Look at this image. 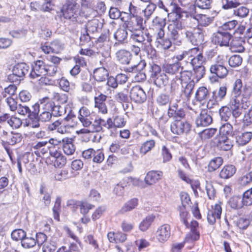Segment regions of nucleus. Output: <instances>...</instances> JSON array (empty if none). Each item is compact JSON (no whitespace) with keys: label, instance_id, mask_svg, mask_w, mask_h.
Wrapping results in <instances>:
<instances>
[{"label":"nucleus","instance_id":"obj_1","mask_svg":"<svg viewBox=\"0 0 252 252\" xmlns=\"http://www.w3.org/2000/svg\"><path fill=\"white\" fill-rule=\"evenodd\" d=\"M61 12L65 19L76 22L80 14V5L77 0H66Z\"/></svg>","mask_w":252,"mask_h":252},{"label":"nucleus","instance_id":"obj_2","mask_svg":"<svg viewBox=\"0 0 252 252\" xmlns=\"http://www.w3.org/2000/svg\"><path fill=\"white\" fill-rule=\"evenodd\" d=\"M225 64V60L222 56H217L215 62L210 67V71L213 74V76L220 79L225 78L228 74V70Z\"/></svg>","mask_w":252,"mask_h":252},{"label":"nucleus","instance_id":"obj_3","mask_svg":"<svg viewBox=\"0 0 252 252\" xmlns=\"http://www.w3.org/2000/svg\"><path fill=\"white\" fill-rule=\"evenodd\" d=\"M168 29L172 42L177 46L181 45L185 35V32L183 31V25L180 23H177L176 25L170 24Z\"/></svg>","mask_w":252,"mask_h":252},{"label":"nucleus","instance_id":"obj_4","mask_svg":"<svg viewBox=\"0 0 252 252\" xmlns=\"http://www.w3.org/2000/svg\"><path fill=\"white\" fill-rule=\"evenodd\" d=\"M30 67L25 63H19L12 69V73L8 76L7 79L11 82H17L21 80L27 74Z\"/></svg>","mask_w":252,"mask_h":252},{"label":"nucleus","instance_id":"obj_5","mask_svg":"<svg viewBox=\"0 0 252 252\" xmlns=\"http://www.w3.org/2000/svg\"><path fill=\"white\" fill-rule=\"evenodd\" d=\"M121 20L124 22L126 28L130 33L143 30L144 29L143 18L141 17L127 19L125 17H122Z\"/></svg>","mask_w":252,"mask_h":252},{"label":"nucleus","instance_id":"obj_6","mask_svg":"<svg viewBox=\"0 0 252 252\" xmlns=\"http://www.w3.org/2000/svg\"><path fill=\"white\" fill-rule=\"evenodd\" d=\"M53 106V102L48 97H44L40 99L37 103L32 106L34 118L38 116L39 113L50 112L52 113Z\"/></svg>","mask_w":252,"mask_h":252},{"label":"nucleus","instance_id":"obj_7","mask_svg":"<svg viewBox=\"0 0 252 252\" xmlns=\"http://www.w3.org/2000/svg\"><path fill=\"white\" fill-rule=\"evenodd\" d=\"M185 34L187 38L193 45L198 46L204 41V33L200 28L189 29L185 31Z\"/></svg>","mask_w":252,"mask_h":252},{"label":"nucleus","instance_id":"obj_8","mask_svg":"<svg viewBox=\"0 0 252 252\" xmlns=\"http://www.w3.org/2000/svg\"><path fill=\"white\" fill-rule=\"evenodd\" d=\"M130 38L133 42L141 45L142 49H145L147 44L150 45L152 41V37L150 33L144 32L143 30L130 33Z\"/></svg>","mask_w":252,"mask_h":252},{"label":"nucleus","instance_id":"obj_9","mask_svg":"<svg viewBox=\"0 0 252 252\" xmlns=\"http://www.w3.org/2000/svg\"><path fill=\"white\" fill-rule=\"evenodd\" d=\"M190 128V124L184 119H175L170 124L171 132L178 135L189 132Z\"/></svg>","mask_w":252,"mask_h":252},{"label":"nucleus","instance_id":"obj_10","mask_svg":"<svg viewBox=\"0 0 252 252\" xmlns=\"http://www.w3.org/2000/svg\"><path fill=\"white\" fill-rule=\"evenodd\" d=\"M181 200L182 201V205L179 207L181 220L187 227H189V224L187 220L189 214L186 207V205L190 201V198L187 193H183L181 194Z\"/></svg>","mask_w":252,"mask_h":252},{"label":"nucleus","instance_id":"obj_11","mask_svg":"<svg viewBox=\"0 0 252 252\" xmlns=\"http://www.w3.org/2000/svg\"><path fill=\"white\" fill-rule=\"evenodd\" d=\"M221 204L222 203L219 201L214 205H212L211 208L209 209L207 213V220L210 224H214L217 220L220 219L222 212Z\"/></svg>","mask_w":252,"mask_h":252},{"label":"nucleus","instance_id":"obj_12","mask_svg":"<svg viewBox=\"0 0 252 252\" xmlns=\"http://www.w3.org/2000/svg\"><path fill=\"white\" fill-rule=\"evenodd\" d=\"M170 8V13H168V16L170 21V24H175L180 23L182 24L181 18L182 17V9L179 7L176 4L171 2L169 5Z\"/></svg>","mask_w":252,"mask_h":252},{"label":"nucleus","instance_id":"obj_13","mask_svg":"<svg viewBox=\"0 0 252 252\" xmlns=\"http://www.w3.org/2000/svg\"><path fill=\"white\" fill-rule=\"evenodd\" d=\"M231 37V34L228 32L219 31L214 34L212 41L216 45L220 46H228Z\"/></svg>","mask_w":252,"mask_h":252},{"label":"nucleus","instance_id":"obj_14","mask_svg":"<svg viewBox=\"0 0 252 252\" xmlns=\"http://www.w3.org/2000/svg\"><path fill=\"white\" fill-rule=\"evenodd\" d=\"M46 75V63L41 60L34 62L32 65V69L30 76L35 79Z\"/></svg>","mask_w":252,"mask_h":252},{"label":"nucleus","instance_id":"obj_15","mask_svg":"<svg viewBox=\"0 0 252 252\" xmlns=\"http://www.w3.org/2000/svg\"><path fill=\"white\" fill-rule=\"evenodd\" d=\"M130 97L132 100L136 103H142L146 101L147 95L141 87L135 86L130 89Z\"/></svg>","mask_w":252,"mask_h":252},{"label":"nucleus","instance_id":"obj_16","mask_svg":"<svg viewBox=\"0 0 252 252\" xmlns=\"http://www.w3.org/2000/svg\"><path fill=\"white\" fill-rule=\"evenodd\" d=\"M165 32H159V33H155L156 37L155 43L158 48H161L164 50L169 49L172 46V41L169 38H164Z\"/></svg>","mask_w":252,"mask_h":252},{"label":"nucleus","instance_id":"obj_17","mask_svg":"<svg viewBox=\"0 0 252 252\" xmlns=\"http://www.w3.org/2000/svg\"><path fill=\"white\" fill-rule=\"evenodd\" d=\"M171 235V227L169 224H164L160 226L156 233V237L160 243L167 241Z\"/></svg>","mask_w":252,"mask_h":252},{"label":"nucleus","instance_id":"obj_18","mask_svg":"<svg viewBox=\"0 0 252 252\" xmlns=\"http://www.w3.org/2000/svg\"><path fill=\"white\" fill-rule=\"evenodd\" d=\"M107 96L100 94L98 96H95L94 99V107L98 109V111L103 114L107 113L108 110L105 104Z\"/></svg>","mask_w":252,"mask_h":252},{"label":"nucleus","instance_id":"obj_19","mask_svg":"<svg viewBox=\"0 0 252 252\" xmlns=\"http://www.w3.org/2000/svg\"><path fill=\"white\" fill-rule=\"evenodd\" d=\"M233 135L234 136L236 143L240 146L247 144L252 138L251 132H241L234 131Z\"/></svg>","mask_w":252,"mask_h":252},{"label":"nucleus","instance_id":"obj_20","mask_svg":"<svg viewBox=\"0 0 252 252\" xmlns=\"http://www.w3.org/2000/svg\"><path fill=\"white\" fill-rule=\"evenodd\" d=\"M212 122V117L207 113L206 110L202 111L195 120L197 126H206L211 124Z\"/></svg>","mask_w":252,"mask_h":252},{"label":"nucleus","instance_id":"obj_21","mask_svg":"<svg viewBox=\"0 0 252 252\" xmlns=\"http://www.w3.org/2000/svg\"><path fill=\"white\" fill-rule=\"evenodd\" d=\"M93 129V131L99 132L102 130V127H104L107 129L112 128V119L109 118L106 121L102 119L95 120L92 125Z\"/></svg>","mask_w":252,"mask_h":252},{"label":"nucleus","instance_id":"obj_22","mask_svg":"<svg viewBox=\"0 0 252 252\" xmlns=\"http://www.w3.org/2000/svg\"><path fill=\"white\" fill-rule=\"evenodd\" d=\"M117 60L121 64H128L132 58L131 53L125 49L119 50L116 53Z\"/></svg>","mask_w":252,"mask_h":252},{"label":"nucleus","instance_id":"obj_23","mask_svg":"<svg viewBox=\"0 0 252 252\" xmlns=\"http://www.w3.org/2000/svg\"><path fill=\"white\" fill-rule=\"evenodd\" d=\"M71 138L64 137L62 139V148L64 153L67 156L72 155L75 151V147Z\"/></svg>","mask_w":252,"mask_h":252},{"label":"nucleus","instance_id":"obj_24","mask_svg":"<svg viewBox=\"0 0 252 252\" xmlns=\"http://www.w3.org/2000/svg\"><path fill=\"white\" fill-rule=\"evenodd\" d=\"M162 175L163 173L160 171H151L145 178V183L149 185H153L160 180Z\"/></svg>","mask_w":252,"mask_h":252},{"label":"nucleus","instance_id":"obj_25","mask_svg":"<svg viewBox=\"0 0 252 252\" xmlns=\"http://www.w3.org/2000/svg\"><path fill=\"white\" fill-rule=\"evenodd\" d=\"M183 67L181 66L179 62H176L173 63H167L163 66V71L169 75H176L180 72L181 70L183 69Z\"/></svg>","mask_w":252,"mask_h":252},{"label":"nucleus","instance_id":"obj_26","mask_svg":"<svg viewBox=\"0 0 252 252\" xmlns=\"http://www.w3.org/2000/svg\"><path fill=\"white\" fill-rule=\"evenodd\" d=\"M236 171V168L233 165H225L220 170L219 176L223 179H228L232 177Z\"/></svg>","mask_w":252,"mask_h":252},{"label":"nucleus","instance_id":"obj_27","mask_svg":"<svg viewBox=\"0 0 252 252\" xmlns=\"http://www.w3.org/2000/svg\"><path fill=\"white\" fill-rule=\"evenodd\" d=\"M233 142L226 136H220L217 144L218 147L223 151H228L233 147Z\"/></svg>","mask_w":252,"mask_h":252},{"label":"nucleus","instance_id":"obj_28","mask_svg":"<svg viewBox=\"0 0 252 252\" xmlns=\"http://www.w3.org/2000/svg\"><path fill=\"white\" fill-rule=\"evenodd\" d=\"M152 80L157 87L161 88L168 84L169 78L167 74L164 72H161Z\"/></svg>","mask_w":252,"mask_h":252},{"label":"nucleus","instance_id":"obj_29","mask_svg":"<svg viewBox=\"0 0 252 252\" xmlns=\"http://www.w3.org/2000/svg\"><path fill=\"white\" fill-rule=\"evenodd\" d=\"M138 204V200L136 198H133L126 202L119 211L121 214L132 211L135 208Z\"/></svg>","mask_w":252,"mask_h":252},{"label":"nucleus","instance_id":"obj_30","mask_svg":"<svg viewBox=\"0 0 252 252\" xmlns=\"http://www.w3.org/2000/svg\"><path fill=\"white\" fill-rule=\"evenodd\" d=\"M108 76V71L104 67L97 68L94 71V77L98 82L105 81Z\"/></svg>","mask_w":252,"mask_h":252},{"label":"nucleus","instance_id":"obj_31","mask_svg":"<svg viewBox=\"0 0 252 252\" xmlns=\"http://www.w3.org/2000/svg\"><path fill=\"white\" fill-rule=\"evenodd\" d=\"M155 217L153 215L147 216L139 223V229L144 232L148 230L154 221Z\"/></svg>","mask_w":252,"mask_h":252},{"label":"nucleus","instance_id":"obj_32","mask_svg":"<svg viewBox=\"0 0 252 252\" xmlns=\"http://www.w3.org/2000/svg\"><path fill=\"white\" fill-rule=\"evenodd\" d=\"M156 142L151 139L143 142L140 148L139 152L142 155H145L155 147Z\"/></svg>","mask_w":252,"mask_h":252},{"label":"nucleus","instance_id":"obj_33","mask_svg":"<svg viewBox=\"0 0 252 252\" xmlns=\"http://www.w3.org/2000/svg\"><path fill=\"white\" fill-rule=\"evenodd\" d=\"M165 25V19L156 17L153 20V26L156 30L155 33H159V32H164V28Z\"/></svg>","mask_w":252,"mask_h":252},{"label":"nucleus","instance_id":"obj_34","mask_svg":"<svg viewBox=\"0 0 252 252\" xmlns=\"http://www.w3.org/2000/svg\"><path fill=\"white\" fill-rule=\"evenodd\" d=\"M238 183L242 187L246 186L252 182V171L243 173L238 179Z\"/></svg>","mask_w":252,"mask_h":252},{"label":"nucleus","instance_id":"obj_35","mask_svg":"<svg viewBox=\"0 0 252 252\" xmlns=\"http://www.w3.org/2000/svg\"><path fill=\"white\" fill-rule=\"evenodd\" d=\"M181 85L183 95L187 99H189L192 94V91L194 87V82L193 81H190L188 83Z\"/></svg>","mask_w":252,"mask_h":252},{"label":"nucleus","instance_id":"obj_36","mask_svg":"<svg viewBox=\"0 0 252 252\" xmlns=\"http://www.w3.org/2000/svg\"><path fill=\"white\" fill-rule=\"evenodd\" d=\"M223 160L221 157H216L210 160L208 167V171L213 172L218 169L223 163Z\"/></svg>","mask_w":252,"mask_h":252},{"label":"nucleus","instance_id":"obj_37","mask_svg":"<svg viewBox=\"0 0 252 252\" xmlns=\"http://www.w3.org/2000/svg\"><path fill=\"white\" fill-rule=\"evenodd\" d=\"M209 96L208 91L206 87H199L195 93V98L196 100L202 102L206 100Z\"/></svg>","mask_w":252,"mask_h":252},{"label":"nucleus","instance_id":"obj_38","mask_svg":"<svg viewBox=\"0 0 252 252\" xmlns=\"http://www.w3.org/2000/svg\"><path fill=\"white\" fill-rule=\"evenodd\" d=\"M217 131V128H206L199 132L198 135L202 140H206L214 136Z\"/></svg>","mask_w":252,"mask_h":252},{"label":"nucleus","instance_id":"obj_39","mask_svg":"<svg viewBox=\"0 0 252 252\" xmlns=\"http://www.w3.org/2000/svg\"><path fill=\"white\" fill-rule=\"evenodd\" d=\"M16 110L20 115L23 116L28 115L30 119L34 118V114L33 111L32 112L30 108L25 105L19 104Z\"/></svg>","mask_w":252,"mask_h":252},{"label":"nucleus","instance_id":"obj_40","mask_svg":"<svg viewBox=\"0 0 252 252\" xmlns=\"http://www.w3.org/2000/svg\"><path fill=\"white\" fill-rule=\"evenodd\" d=\"M238 32L241 34H244L245 38H252V24L244 26H240L238 28Z\"/></svg>","mask_w":252,"mask_h":252},{"label":"nucleus","instance_id":"obj_41","mask_svg":"<svg viewBox=\"0 0 252 252\" xmlns=\"http://www.w3.org/2000/svg\"><path fill=\"white\" fill-rule=\"evenodd\" d=\"M243 86L242 80L240 78L236 79L233 85L232 95L240 96L242 93Z\"/></svg>","mask_w":252,"mask_h":252},{"label":"nucleus","instance_id":"obj_42","mask_svg":"<svg viewBox=\"0 0 252 252\" xmlns=\"http://www.w3.org/2000/svg\"><path fill=\"white\" fill-rule=\"evenodd\" d=\"M229 204L232 208L234 209H240L244 205L242 198L238 196H234L230 198Z\"/></svg>","mask_w":252,"mask_h":252},{"label":"nucleus","instance_id":"obj_43","mask_svg":"<svg viewBox=\"0 0 252 252\" xmlns=\"http://www.w3.org/2000/svg\"><path fill=\"white\" fill-rule=\"evenodd\" d=\"M127 36V31L122 28L118 29L114 34V38L120 43H123L126 39Z\"/></svg>","mask_w":252,"mask_h":252},{"label":"nucleus","instance_id":"obj_44","mask_svg":"<svg viewBox=\"0 0 252 252\" xmlns=\"http://www.w3.org/2000/svg\"><path fill=\"white\" fill-rule=\"evenodd\" d=\"M243 43L244 44V42L242 41L239 40H233L231 44V50L233 52H238V53H242L244 52L245 49L243 45Z\"/></svg>","mask_w":252,"mask_h":252},{"label":"nucleus","instance_id":"obj_45","mask_svg":"<svg viewBox=\"0 0 252 252\" xmlns=\"http://www.w3.org/2000/svg\"><path fill=\"white\" fill-rule=\"evenodd\" d=\"M57 249L56 242L52 240H49L42 245L43 252H54Z\"/></svg>","mask_w":252,"mask_h":252},{"label":"nucleus","instance_id":"obj_46","mask_svg":"<svg viewBox=\"0 0 252 252\" xmlns=\"http://www.w3.org/2000/svg\"><path fill=\"white\" fill-rule=\"evenodd\" d=\"M242 58L239 55L231 56L228 60L229 65L232 67H236L240 66L242 63Z\"/></svg>","mask_w":252,"mask_h":252},{"label":"nucleus","instance_id":"obj_47","mask_svg":"<svg viewBox=\"0 0 252 252\" xmlns=\"http://www.w3.org/2000/svg\"><path fill=\"white\" fill-rule=\"evenodd\" d=\"M180 74L177 75L179 76V79L181 81V84L188 83L190 80V77L191 76V73L190 71L188 70H181L180 71Z\"/></svg>","mask_w":252,"mask_h":252},{"label":"nucleus","instance_id":"obj_48","mask_svg":"<svg viewBox=\"0 0 252 252\" xmlns=\"http://www.w3.org/2000/svg\"><path fill=\"white\" fill-rule=\"evenodd\" d=\"M249 13V9L245 6L240 7L233 10V14L240 18H244L248 16Z\"/></svg>","mask_w":252,"mask_h":252},{"label":"nucleus","instance_id":"obj_49","mask_svg":"<svg viewBox=\"0 0 252 252\" xmlns=\"http://www.w3.org/2000/svg\"><path fill=\"white\" fill-rule=\"evenodd\" d=\"M126 121L122 115L116 116L113 121L112 120V128L114 127H122L125 126Z\"/></svg>","mask_w":252,"mask_h":252},{"label":"nucleus","instance_id":"obj_50","mask_svg":"<svg viewBox=\"0 0 252 252\" xmlns=\"http://www.w3.org/2000/svg\"><path fill=\"white\" fill-rule=\"evenodd\" d=\"M50 146L48 145L47 141H41L37 143L34 146L33 148L40 151L41 154L44 155L49 151Z\"/></svg>","mask_w":252,"mask_h":252},{"label":"nucleus","instance_id":"obj_51","mask_svg":"<svg viewBox=\"0 0 252 252\" xmlns=\"http://www.w3.org/2000/svg\"><path fill=\"white\" fill-rule=\"evenodd\" d=\"M61 198L58 196L56 198L54 206L53 208L54 218L55 220H59L60 212L61 210Z\"/></svg>","mask_w":252,"mask_h":252},{"label":"nucleus","instance_id":"obj_52","mask_svg":"<svg viewBox=\"0 0 252 252\" xmlns=\"http://www.w3.org/2000/svg\"><path fill=\"white\" fill-rule=\"evenodd\" d=\"M149 72L151 79H153L162 72L161 68L158 65L152 63L149 64Z\"/></svg>","mask_w":252,"mask_h":252},{"label":"nucleus","instance_id":"obj_53","mask_svg":"<svg viewBox=\"0 0 252 252\" xmlns=\"http://www.w3.org/2000/svg\"><path fill=\"white\" fill-rule=\"evenodd\" d=\"M146 65V63L145 60H141L137 64L130 67H126L125 70L128 72L136 73V70H143Z\"/></svg>","mask_w":252,"mask_h":252},{"label":"nucleus","instance_id":"obj_54","mask_svg":"<svg viewBox=\"0 0 252 252\" xmlns=\"http://www.w3.org/2000/svg\"><path fill=\"white\" fill-rule=\"evenodd\" d=\"M219 112L221 120L224 121H227L231 115V109L226 106L221 107Z\"/></svg>","mask_w":252,"mask_h":252},{"label":"nucleus","instance_id":"obj_55","mask_svg":"<svg viewBox=\"0 0 252 252\" xmlns=\"http://www.w3.org/2000/svg\"><path fill=\"white\" fill-rule=\"evenodd\" d=\"M26 235V232L23 229H15L11 233V238L16 241L21 240L22 242V240L25 237Z\"/></svg>","mask_w":252,"mask_h":252},{"label":"nucleus","instance_id":"obj_56","mask_svg":"<svg viewBox=\"0 0 252 252\" xmlns=\"http://www.w3.org/2000/svg\"><path fill=\"white\" fill-rule=\"evenodd\" d=\"M36 243V241L34 238L26 236L22 240L21 245L25 248H30L34 247Z\"/></svg>","mask_w":252,"mask_h":252},{"label":"nucleus","instance_id":"obj_57","mask_svg":"<svg viewBox=\"0 0 252 252\" xmlns=\"http://www.w3.org/2000/svg\"><path fill=\"white\" fill-rule=\"evenodd\" d=\"M198 223L196 220H192L189 225V228L192 233V238L194 240H197L199 238V234L197 231Z\"/></svg>","mask_w":252,"mask_h":252},{"label":"nucleus","instance_id":"obj_58","mask_svg":"<svg viewBox=\"0 0 252 252\" xmlns=\"http://www.w3.org/2000/svg\"><path fill=\"white\" fill-rule=\"evenodd\" d=\"M68 95L65 94L54 93L53 94V99L60 104H64L67 102Z\"/></svg>","mask_w":252,"mask_h":252},{"label":"nucleus","instance_id":"obj_59","mask_svg":"<svg viewBox=\"0 0 252 252\" xmlns=\"http://www.w3.org/2000/svg\"><path fill=\"white\" fill-rule=\"evenodd\" d=\"M66 113L64 106L57 105H55L53 102L52 114L55 117H59L63 115Z\"/></svg>","mask_w":252,"mask_h":252},{"label":"nucleus","instance_id":"obj_60","mask_svg":"<svg viewBox=\"0 0 252 252\" xmlns=\"http://www.w3.org/2000/svg\"><path fill=\"white\" fill-rule=\"evenodd\" d=\"M196 19L199 24L204 27L208 26L212 22V19L210 17L203 14L197 15Z\"/></svg>","mask_w":252,"mask_h":252},{"label":"nucleus","instance_id":"obj_61","mask_svg":"<svg viewBox=\"0 0 252 252\" xmlns=\"http://www.w3.org/2000/svg\"><path fill=\"white\" fill-rule=\"evenodd\" d=\"M242 200L244 205L250 206L252 205V188L243 193Z\"/></svg>","mask_w":252,"mask_h":252},{"label":"nucleus","instance_id":"obj_62","mask_svg":"<svg viewBox=\"0 0 252 252\" xmlns=\"http://www.w3.org/2000/svg\"><path fill=\"white\" fill-rule=\"evenodd\" d=\"M194 75L197 79L199 80L201 79L205 73V68L203 65L192 66Z\"/></svg>","mask_w":252,"mask_h":252},{"label":"nucleus","instance_id":"obj_63","mask_svg":"<svg viewBox=\"0 0 252 252\" xmlns=\"http://www.w3.org/2000/svg\"><path fill=\"white\" fill-rule=\"evenodd\" d=\"M205 60V58L203 57L202 54L199 53L191 60L190 63L192 66L203 65L202 63Z\"/></svg>","mask_w":252,"mask_h":252},{"label":"nucleus","instance_id":"obj_64","mask_svg":"<svg viewBox=\"0 0 252 252\" xmlns=\"http://www.w3.org/2000/svg\"><path fill=\"white\" fill-rule=\"evenodd\" d=\"M243 98L249 99L252 95V86L249 84H245L241 94Z\"/></svg>","mask_w":252,"mask_h":252}]
</instances>
